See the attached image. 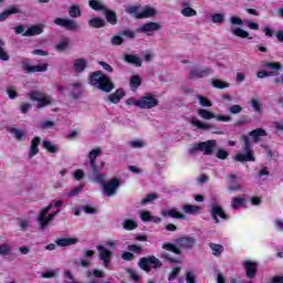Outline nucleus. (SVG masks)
<instances>
[{"mask_svg": "<svg viewBox=\"0 0 283 283\" xmlns=\"http://www.w3.org/2000/svg\"><path fill=\"white\" fill-rule=\"evenodd\" d=\"M181 14L184 17H196V14H198V12L192 9L191 7H186L181 10Z\"/></svg>", "mask_w": 283, "mask_h": 283, "instance_id": "47", "label": "nucleus"}, {"mask_svg": "<svg viewBox=\"0 0 283 283\" xmlns=\"http://www.w3.org/2000/svg\"><path fill=\"white\" fill-rule=\"evenodd\" d=\"M22 70H25L29 74L34 72H48V64L32 66L27 61H23Z\"/></svg>", "mask_w": 283, "mask_h": 283, "instance_id": "15", "label": "nucleus"}, {"mask_svg": "<svg viewBox=\"0 0 283 283\" xmlns=\"http://www.w3.org/2000/svg\"><path fill=\"white\" fill-rule=\"evenodd\" d=\"M75 72H83L87 67V61L85 59H77L74 61Z\"/></svg>", "mask_w": 283, "mask_h": 283, "instance_id": "34", "label": "nucleus"}, {"mask_svg": "<svg viewBox=\"0 0 283 283\" xmlns=\"http://www.w3.org/2000/svg\"><path fill=\"white\" fill-rule=\"evenodd\" d=\"M243 268L245 269L247 277L253 280L258 273V263L253 261L243 262Z\"/></svg>", "mask_w": 283, "mask_h": 283, "instance_id": "14", "label": "nucleus"}, {"mask_svg": "<svg viewBox=\"0 0 283 283\" xmlns=\"http://www.w3.org/2000/svg\"><path fill=\"white\" fill-rule=\"evenodd\" d=\"M232 34H234V36H239L240 39H249V32L242 30L241 28L232 30Z\"/></svg>", "mask_w": 283, "mask_h": 283, "instance_id": "44", "label": "nucleus"}, {"mask_svg": "<svg viewBox=\"0 0 283 283\" xmlns=\"http://www.w3.org/2000/svg\"><path fill=\"white\" fill-rule=\"evenodd\" d=\"M228 178H229V189H230V191H240L241 189H242V186H240L239 184H238V181H235V179L238 178V176H235V175H233V174H231V175H229L228 176Z\"/></svg>", "mask_w": 283, "mask_h": 283, "instance_id": "27", "label": "nucleus"}, {"mask_svg": "<svg viewBox=\"0 0 283 283\" xmlns=\"http://www.w3.org/2000/svg\"><path fill=\"white\" fill-rule=\"evenodd\" d=\"M96 249L99 253V260L104 263V269H111L109 264L112 263L114 253L103 245H97Z\"/></svg>", "mask_w": 283, "mask_h": 283, "instance_id": "9", "label": "nucleus"}, {"mask_svg": "<svg viewBox=\"0 0 283 283\" xmlns=\"http://www.w3.org/2000/svg\"><path fill=\"white\" fill-rule=\"evenodd\" d=\"M42 147H44L50 154H56V151H59V147L50 140H43Z\"/></svg>", "mask_w": 283, "mask_h": 283, "instance_id": "40", "label": "nucleus"}, {"mask_svg": "<svg viewBox=\"0 0 283 283\" xmlns=\"http://www.w3.org/2000/svg\"><path fill=\"white\" fill-rule=\"evenodd\" d=\"M210 249L212 250V254L216 256L222 255L224 253V247L216 243H210Z\"/></svg>", "mask_w": 283, "mask_h": 283, "instance_id": "41", "label": "nucleus"}, {"mask_svg": "<svg viewBox=\"0 0 283 283\" xmlns=\"http://www.w3.org/2000/svg\"><path fill=\"white\" fill-rule=\"evenodd\" d=\"M127 251H132V253H143V248L140 245L130 244L127 247Z\"/></svg>", "mask_w": 283, "mask_h": 283, "instance_id": "60", "label": "nucleus"}, {"mask_svg": "<svg viewBox=\"0 0 283 283\" xmlns=\"http://www.w3.org/2000/svg\"><path fill=\"white\" fill-rule=\"evenodd\" d=\"M129 85H130L132 91L136 92L138 90V87H140V85H142L140 76H138V75L132 76Z\"/></svg>", "mask_w": 283, "mask_h": 283, "instance_id": "37", "label": "nucleus"}, {"mask_svg": "<svg viewBox=\"0 0 283 283\" xmlns=\"http://www.w3.org/2000/svg\"><path fill=\"white\" fill-rule=\"evenodd\" d=\"M88 6L90 8H92V10H95L96 12H104L107 9L102 0H90Z\"/></svg>", "mask_w": 283, "mask_h": 283, "instance_id": "22", "label": "nucleus"}, {"mask_svg": "<svg viewBox=\"0 0 283 283\" xmlns=\"http://www.w3.org/2000/svg\"><path fill=\"white\" fill-rule=\"evenodd\" d=\"M19 227L22 229V231H25V229H28V227H30V220L19 219Z\"/></svg>", "mask_w": 283, "mask_h": 283, "instance_id": "63", "label": "nucleus"}, {"mask_svg": "<svg viewBox=\"0 0 283 283\" xmlns=\"http://www.w3.org/2000/svg\"><path fill=\"white\" fill-rule=\"evenodd\" d=\"M69 45L70 40L65 38L56 45V50H59V52H63V50H67Z\"/></svg>", "mask_w": 283, "mask_h": 283, "instance_id": "49", "label": "nucleus"}, {"mask_svg": "<svg viewBox=\"0 0 283 283\" xmlns=\"http://www.w3.org/2000/svg\"><path fill=\"white\" fill-rule=\"evenodd\" d=\"M262 67H264L265 70H274L277 72V71L282 70V64L280 62L263 61Z\"/></svg>", "mask_w": 283, "mask_h": 283, "instance_id": "33", "label": "nucleus"}, {"mask_svg": "<svg viewBox=\"0 0 283 283\" xmlns=\"http://www.w3.org/2000/svg\"><path fill=\"white\" fill-rule=\"evenodd\" d=\"M126 105H135V107L140 108V99H135L134 97H129L126 99Z\"/></svg>", "mask_w": 283, "mask_h": 283, "instance_id": "64", "label": "nucleus"}, {"mask_svg": "<svg viewBox=\"0 0 283 283\" xmlns=\"http://www.w3.org/2000/svg\"><path fill=\"white\" fill-rule=\"evenodd\" d=\"M251 107H253L255 112H262V104H260V101L255 98L251 99Z\"/></svg>", "mask_w": 283, "mask_h": 283, "instance_id": "61", "label": "nucleus"}, {"mask_svg": "<svg viewBox=\"0 0 283 283\" xmlns=\"http://www.w3.org/2000/svg\"><path fill=\"white\" fill-rule=\"evenodd\" d=\"M122 259L125 262H132L133 260H136V255H134V253H132V252H123Z\"/></svg>", "mask_w": 283, "mask_h": 283, "instance_id": "55", "label": "nucleus"}, {"mask_svg": "<svg viewBox=\"0 0 283 283\" xmlns=\"http://www.w3.org/2000/svg\"><path fill=\"white\" fill-rule=\"evenodd\" d=\"M138 266L142 269V271H145L146 273H150L151 269H161L163 268V261H160L158 258L154 255H148L139 259Z\"/></svg>", "mask_w": 283, "mask_h": 283, "instance_id": "3", "label": "nucleus"}, {"mask_svg": "<svg viewBox=\"0 0 283 283\" xmlns=\"http://www.w3.org/2000/svg\"><path fill=\"white\" fill-rule=\"evenodd\" d=\"M156 17V9L151 7H145L139 13H137V19H149Z\"/></svg>", "mask_w": 283, "mask_h": 283, "instance_id": "20", "label": "nucleus"}, {"mask_svg": "<svg viewBox=\"0 0 283 283\" xmlns=\"http://www.w3.org/2000/svg\"><path fill=\"white\" fill-rule=\"evenodd\" d=\"M92 275H94V277H105V272L103 270L88 271L87 277H92Z\"/></svg>", "mask_w": 283, "mask_h": 283, "instance_id": "53", "label": "nucleus"}, {"mask_svg": "<svg viewBox=\"0 0 283 283\" xmlns=\"http://www.w3.org/2000/svg\"><path fill=\"white\" fill-rule=\"evenodd\" d=\"M190 124H192L193 127H197L198 129H213V124H205L200 122V119L192 117L190 119Z\"/></svg>", "mask_w": 283, "mask_h": 283, "instance_id": "25", "label": "nucleus"}, {"mask_svg": "<svg viewBox=\"0 0 283 283\" xmlns=\"http://www.w3.org/2000/svg\"><path fill=\"white\" fill-rule=\"evenodd\" d=\"M54 23L55 25H60V28H65V30H69L71 32H74V30H78V23L72 19L56 18L54 20Z\"/></svg>", "mask_w": 283, "mask_h": 283, "instance_id": "10", "label": "nucleus"}, {"mask_svg": "<svg viewBox=\"0 0 283 283\" xmlns=\"http://www.w3.org/2000/svg\"><path fill=\"white\" fill-rule=\"evenodd\" d=\"M160 28L161 25L158 22H147L138 28V32H143L144 34L151 36V34H154V32H158Z\"/></svg>", "mask_w": 283, "mask_h": 283, "instance_id": "11", "label": "nucleus"}, {"mask_svg": "<svg viewBox=\"0 0 283 283\" xmlns=\"http://www.w3.org/2000/svg\"><path fill=\"white\" fill-rule=\"evenodd\" d=\"M217 158H219L220 160H227V158H229V153L222 148H220L217 151Z\"/></svg>", "mask_w": 283, "mask_h": 283, "instance_id": "57", "label": "nucleus"}, {"mask_svg": "<svg viewBox=\"0 0 283 283\" xmlns=\"http://www.w3.org/2000/svg\"><path fill=\"white\" fill-rule=\"evenodd\" d=\"M52 207H54V203H50L44 209H42V211L40 212L38 222H39L41 229H46V227H49L50 222H52V220H54V218H56V216H59V213H61V210L50 213V209H52ZM48 213H50V214H48Z\"/></svg>", "mask_w": 283, "mask_h": 283, "instance_id": "4", "label": "nucleus"}, {"mask_svg": "<svg viewBox=\"0 0 283 283\" xmlns=\"http://www.w3.org/2000/svg\"><path fill=\"white\" fill-rule=\"evenodd\" d=\"M3 41L0 40V61H10V55L3 50Z\"/></svg>", "mask_w": 283, "mask_h": 283, "instance_id": "46", "label": "nucleus"}, {"mask_svg": "<svg viewBox=\"0 0 283 283\" xmlns=\"http://www.w3.org/2000/svg\"><path fill=\"white\" fill-rule=\"evenodd\" d=\"M258 78H266L269 76H277L275 72L259 71L256 73Z\"/></svg>", "mask_w": 283, "mask_h": 283, "instance_id": "52", "label": "nucleus"}, {"mask_svg": "<svg viewBox=\"0 0 283 283\" xmlns=\"http://www.w3.org/2000/svg\"><path fill=\"white\" fill-rule=\"evenodd\" d=\"M180 275V266L174 268L172 271L170 272L168 280L169 282H174Z\"/></svg>", "mask_w": 283, "mask_h": 283, "instance_id": "51", "label": "nucleus"}, {"mask_svg": "<svg viewBox=\"0 0 283 283\" xmlns=\"http://www.w3.org/2000/svg\"><path fill=\"white\" fill-rule=\"evenodd\" d=\"M186 282L187 283H196V274L192 271L186 272Z\"/></svg>", "mask_w": 283, "mask_h": 283, "instance_id": "59", "label": "nucleus"}, {"mask_svg": "<svg viewBox=\"0 0 283 283\" xmlns=\"http://www.w3.org/2000/svg\"><path fill=\"white\" fill-rule=\"evenodd\" d=\"M88 25L91 28H105V20L101 18H92L88 20Z\"/></svg>", "mask_w": 283, "mask_h": 283, "instance_id": "38", "label": "nucleus"}, {"mask_svg": "<svg viewBox=\"0 0 283 283\" xmlns=\"http://www.w3.org/2000/svg\"><path fill=\"white\" fill-rule=\"evenodd\" d=\"M81 7L78 4H74L72 7H70L69 9V15L72 19H78V17H81Z\"/></svg>", "mask_w": 283, "mask_h": 283, "instance_id": "39", "label": "nucleus"}, {"mask_svg": "<svg viewBox=\"0 0 283 283\" xmlns=\"http://www.w3.org/2000/svg\"><path fill=\"white\" fill-rule=\"evenodd\" d=\"M124 61L130 65H135L136 67H140L143 65V60L138 55L134 54H125Z\"/></svg>", "mask_w": 283, "mask_h": 283, "instance_id": "19", "label": "nucleus"}, {"mask_svg": "<svg viewBox=\"0 0 283 283\" xmlns=\"http://www.w3.org/2000/svg\"><path fill=\"white\" fill-rule=\"evenodd\" d=\"M104 14L106 17V21L111 23V25H116V23H118V19L116 18V12L106 8V10L104 11Z\"/></svg>", "mask_w": 283, "mask_h": 283, "instance_id": "30", "label": "nucleus"}, {"mask_svg": "<svg viewBox=\"0 0 283 283\" xmlns=\"http://www.w3.org/2000/svg\"><path fill=\"white\" fill-rule=\"evenodd\" d=\"M211 214H212L213 220H216L217 223L220 222V220L218 218H221V220L229 219L227 213H224V210H222V207H220L218 205L212 206Z\"/></svg>", "mask_w": 283, "mask_h": 283, "instance_id": "16", "label": "nucleus"}, {"mask_svg": "<svg viewBox=\"0 0 283 283\" xmlns=\"http://www.w3.org/2000/svg\"><path fill=\"white\" fill-rule=\"evenodd\" d=\"M123 38L119 35H115L111 39L112 45H123Z\"/></svg>", "mask_w": 283, "mask_h": 283, "instance_id": "62", "label": "nucleus"}, {"mask_svg": "<svg viewBox=\"0 0 283 283\" xmlns=\"http://www.w3.org/2000/svg\"><path fill=\"white\" fill-rule=\"evenodd\" d=\"M98 156H101V149L99 148L93 149L88 154V160H90V166L93 169L94 181L103 182V180H105L106 176L103 174H99L98 168L96 167V158H98Z\"/></svg>", "mask_w": 283, "mask_h": 283, "instance_id": "5", "label": "nucleus"}, {"mask_svg": "<svg viewBox=\"0 0 283 283\" xmlns=\"http://www.w3.org/2000/svg\"><path fill=\"white\" fill-rule=\"evenodd\" d=\"M99 185H103L104 193L106 196H116V191H118V187H120V179L113 178L112 180L105 182L104 178L103 182H99Z\"/></svg>", "mask_w": 283, "mask_h": 283, "instance_id": "8", "label": "nucleus"}, {"mask_svg": "<svg viewBox=\"0 0 283 283\" xmlns=\"http://www.w3.org/2000/svg\"><path fill=\"white\" fill-rule=\"evenodd\" d=\"M88 83L92 85V87H95V90H101L102 92L109 93L112 90H114V83H112L109 76L105 75L103 71L90 73Z\"/></svg>", "mask_w": 283, "mask_h": 283, "instance_id": "1", "label": "nucleus"}, {"mask_svg": "<svg viewBox=\"0 0 283 283\" xmlns=\"http://www.w3.org/2000/svg\"><path fill=\"white\" fill-rule=\"evenodd\" d=\"M140 6H130L126 8V12L128 14H134L135 19H137L138 14H140Z\"/></svg>", "mask_w": 283, "mask_h": 283, "instance_id": "45", "label": "nucleus"}, {"mask_svg": "<svg viewBox=\"0 0 283 283\" xmlns=\"http://www.w3.org/2000/svg\"><path fill=\"white\" fill-rule=\"evenodd\" d=\"M10 134H12V136L15 137V140H24L25 138V132L19 129V128H14L11 127L9 128Z\"/></svg>", "mask_w": 283, "mask_h": 283, "instance_id": "35", "label": "nucleus"}, {"mask_svg": "<svg viewBox=\"0 0 283 283\" xmlns=\"http://www.w3.org/2000/svg\"><path fill=\"white\" fill-rule=\"evenodd\" d=\"M43 24L32 25L23 33V36H36L43 34Z\"/></svg>", "mask_w": 283, "mask_h": 283, "instance_id": "18", "label": "nucleus"}, {"mask_svg": "<svg viewBox=\"0 0 283 283\" xmlns=\"http://www.w3.org/2000/svg\"><path fill=\"white\" fill-rule=\"evenodd\" d=\"M211 74V69L205 67V69H192L190 71V78H205V76H209Z\"/></svg>", "mask_w": 283, "mask_h": 283, "instance_id": "17", "label": "nucleus"}, {"mask_svg": "<svg viewBox=\"0 0 283 283\" xmlns=\"http://www.w3.org/2000/svg\"><path fill=\"white\" fill-rule=\"evenodd\" d=\"M123 227H124V229H126V231H134V229H136L138 227V223H136V221H134L132 219H126L123 222Z\"/></svg>", "mask_w": 283, "mask_h": 283, "instance_id": "42", "label": "nucleus"}, {"mask_svg": "<svg viewBox=\"0 0 283 283\" xmlns=\"http://www.w3.org/2000/svg\"><path fill=\"white\" fill-rule=\"evenodd\" d=\"M163 216L165 218H175L177 220H182V218H185V214L178 212V210L176 209L165 210L163 211Z\"/></svg>", "mask_w": 283, "mask_h": 283, "instance_id": "26", "label": "nucleus"}, {"mask_svg": "<svg viewBox=\"0 0 283 283\" xmlns=\"http://www.w3.org/2000/svg\"><path fill=\"white\" fill-rule=\"evenodd\" d=\"M39 145H41V137H34L31 140L29 158H34V156H36V154H39Z\"/></svg>", "mask_w": 283, "mask_h": 283, "instance_id": "21", "label": "nucleus"}, {"mask_svg": "<svg viewBox=\"0 0 283 283\" xmlns=\"http://www.w3.org/2000/svg\"><path fill=\"white\" fill-rule=\"evenodd\" d=\"M156 105H158V99L149 94L139 98V109H151Z\"/></svg>", "mask_w": 283, "mask_h": 283, "instance_id": "12", "label": "nucleus"}, {"mask_svg": "<svg viewBox=\"0 0 283 283\" xmlns=\"http://www.w3.org/2000/svg\"><path fill=\"white\" fill-rule=\"evenodd\" d=\"M176 244L174 243H164L163 249L166 251H171V253H175L176 255H180L182 253V250H191L193 247H196V238L190 235L180 237L175 240Z\"/></svg>", "mask_w": 283, "mask_h": 283, "instance_id": "2", "label": "nucleus"}, {"mask_svg": "<svg viewBox=\"0 0 283 283\" xmlns=\"http://www.w3.org/2000/svg\"><path fill=\"white\" fill-rule=\"evenodd\" d=\"M218 143L216 139H210L207 142L199 143V151H202L205 156H211L213 154V149H216V146Z\"/></svg>", "mask_w": 283, "mask_h": 283, "instance_id": "13", "label": "nucleus"}, {"mask_svg": "<svg viewBox=\"0 0 283 283\" xmlns=\"http://www.w3.org/2000/svg\"><path fill=\"white\" fill-rule=\"evenodd\" d=\"M7 94H8L9 98H11L13 101V98L17 97V87L8 86L7 87Z\"/></svg>", "mask_w": 283, "mask_h": 283, "instance_id": "58", "label": "nucleus"}, {"mask_svg": "<svg viewBox=\"0 0 283 283\" xmlns=\"http://www.w3.org/2000/svg\"><path fill=\"white\" fill-rule=\"evenodd\" d=\"M212 85L218 90H224L229 87V84L227 82H222L220 80H212Z\"/></svg>", "mask_w": 283, "mask_h": 283, "instance_id": "50", "label": "nucleus"}, {"mask_svg": "<svg viewBox=\"0 0 283 283\" xmlns=\"http://www.w3.org/2000/svg\"><path fill=\"white\" fill-rule=\"evenodd\" d=\"M212 23H224V14L216 13L212 15Z\"/></svg>", "mask_w": 283, "mask_h": 283, "instance_id": "56", "label": "nucleus"}, {"mask_svg": "<svg viewBox=\"0 0 283 283\" xmlns=\"http://www.w3.org/2000/svg\"><path fill=\"white\" fill-rule=\"evenodd\" d=\"M245 155L242 153L237 154L234 157L238 163H255V156L253 155V149H251V142L249 137H244L243 139Z\"/></svg>", "mask_w": 283, "mask_h": 283, "instance_id": "6", "label": "nucleus"}, {"mask_svg": "<svg viewBox=\"0 0 283 283\" xmlns=\"http://www.w3.org/2000/svg\"><path fill=\"white\" fill-rule=\"evenodd\" d=\"M30 101H36V108L41 109L43 107H48V105L52 104V97L43 94L41 91H31L28 93Z\"/></svg>", "mask_w": 283, "mask_h": 283, "instance_id": "7", "label": "nucleus"}, {"mask_svg": "<svg viewBox=\"0 0 283 283\" xmlns=\"http://www.w3.org/2000/svg\"><path fill=\"white\" fill-rule=\"evenodd\" d=\"M251 138H253L254 143H260V138L262 136H266V130L262 128H256L252 132H250Z\"/></svg>", "mask_w": 283, "mask_h": 283, "instance_id": "32", "label": "nucleus"}, {"mask_svg": "<svg viewBox=\"0 0 283 283\" xmlns=\"http://www.w3.org/2000/svg\"><path fill=\"white\" fill-rule=\"evenodd\" d=\"M19 12H21V10H19V8L10 7L9 9H7L2 13H0V21H6V19H8V17H10V14H19Z\"/></svg>", "mask_w": 283, "mask_h": 283, "instance_id": "31", "label": "nucleus"}, {"mask_svg": "<svg viewBox=\"0 0 283 283\" xmlns=\"http://www.w3.org/2000/svg\"><path fill=\"white\" fill-rule=\"evenodd\" d=\"M78 240L76 238H62L57 239L55 244H57V247H72V244H76Z\"/></svg>", "mask_w": 283, "mask_h": 283, "instance_id": "24", "label": "nucleus"}, {"mask_svg": "<svg viewBox=\"0 0 283 283\" xmlns=\"http://www.w3.org/2000/svg\"><path fill=\"white\" fill-rule=\"evenodd\" d=\"M244 202H247V197L244 195H239L231 200V207L232 209H240V207H243Z\"/></svg>", "mask_w": 283, "mask_h": 283, "instance_id": "23", "label": "nucleus"}, {"mask_svg": "<svg viewBox=\"0 0 283 283\" xmlns=\"http://www.w3.org/2000/svg\"><path fill=\"white\" fill-rule=\"evenodd\" d=\"M12 249L8 244H1L0 245V255H10Z\"/></svg>", "mask_w": 283, "mask_h": 283, "instance_id": "54", "label": "nucleus"}, {"mask_svg": "<svg viewBox=\"0 0 283 283\" xmlns=\"http://www.w3.org/2000/svg\"><path fill=\"white\" fill-rule=\"evenodd\" d=\"M197 98H198L201 107H211L212 104H211V101H209V98H207L202 95H197Z\"/></svg>", "mask_w": 283, "mask_h": 283, "instance_id": "48", "label": "nucleus"}, {"mask_svg": "<svg viewBox=\"0 0 283 283\" xmlns=\"http://www.w3.org/2000/svg\"><path fill=\"white\" fill-rule=\"evenodd\" d=\"M140 219L144 221V222H160V218H154L151 216V213L149 211H143L140 213Z\"/></svg>", "mask_w": 283, "mask_h": 283, "instance_id": "36", "label": "nucleus"}, {"mask_svg": "<svg viewBox=\"0 0 283 283\" xmlns=\"http://www.w3.org/2000/svg\"><path fill=\"white\" fill-rule=\"evenodd\" d=\"M197 114L200 116V118H203V120H211L216 118V114L213 112L207 111L205 108H199Z\"/></svg>", "mask_w": 283, "mask_h": 283, "instance_id": "29", "label": "nucleus"}, {"mask_svg": "<svg viewBox=\"0 0 283 283\" xmlns=\"http://www.w3.org/2000/svg\"><path fill=\"white\" fill-rule=\"evenodd\" d=\"M125 96V91H123V88H118L115 93L111 94L108 96V99L111 101V103H120V98H123Z\"/></svg>", "mask_w": 283, "mask_h": 283, "instance_id": "28", "label": "nucleus"}, {"mask_svg": "<svg viewBox=\"0 0 283 283\" xmlns=\"http://www.w3.org/2000/svg\"><path fill=\"white\" fill-rule=\"evenodd\" d=\"M182 209L185 213H189V214L198 213V211H200L199 206H191V205H185Z\"/></svg>", "mask_w": 283, "mask_h": 283, "instance_id": "43", "label": "nucleus"}]
</instances>
